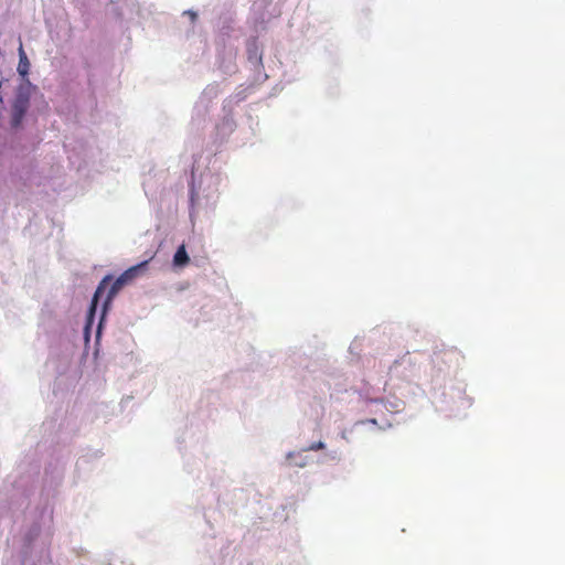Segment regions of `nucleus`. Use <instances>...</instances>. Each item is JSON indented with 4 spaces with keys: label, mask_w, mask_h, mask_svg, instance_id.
I'll return each mask as SVG.
<instances>
[{
    "label": "nucleus",
    "mask_w": 565,
    "mask_h": 565,
    "mask_svg": "<svg viewBox=\"0 0 565 565\" xmlns=\"http://www.w3.org/2000/svg\"><path fill=\"white\" fill-rule=\"evenodd\" d=\"M35 89L36 86L29 79L23 81V83L18 86L10 113V125L12 128H19L21 126L29 109L31 96Z\"/></svg>",
    "instance_id": "1"
},
{
    "label": "nucleus",
    "mask_w": 565,
    "mask_h": 565,
    "mask_svg": "<svg viewBox=\"0 0 565 565\" xmlns=\"http://www.w3.org/2000/svg\"><path fill=\"white\" fill-rule=\"evenodd\" d=\"M148 265V260L141 262L140 264L132 266L125 270L113 284L108 291L107 298L104 302V310L107 309L113 298L117 295V292L129 281H131L135 277H137L141 271L146 270Z\"/></svg>",
    "instance_id": "2"
},
{
    "label": "nucleus",
    "mask_w": 565,
    "mask_h": 565,
    "mask_svg": "<svg viewBox=\"0 0 565 565\" xmlns=\"http://www.w3.org/2000/svg\"><path fill=\"white\" fill-rule=\"evenodd\" d=\"M110 281V277L109 276H106L98 285L95 294H94V297L92 299V303H90V307H89V311H88V319L92 320L94 318V315H95V311H96V307H97V302H98V299L103 296L105 289H106V286L108 285V282Z\"/></svg>",
    "instance_id": "3"
},
{
    "label": "nucleus",
    "mask_w": 565,
    "mask_h": 565,
    "mask_svg": "<svg viewBox=\"0 0 565 565\" xmlns=\"http://www.w3.org/2000/svg\"><path fill=\"white\" fill-rule=\"evenodd\" d=\"M30 61L24 52L22 43L19 46V64H18V73L23 77V79H28L26 76L30 71Z\"/></svg>",
    "instance_id": "4"
},
{
    "label": "nucleus",
    "mask_w": 565,
    "mask_h": 565,
    "mask_svg": "<svg viewBox=\"0 0 565 565\" xmlns=\"http://www.w3.org/2000/svg\"><path fill=\"white\" fill-rule=\"evenodd\" d=\"M190 258L188 256V253L185 250V247L184 245H181L175 254H174V257H173V264L175 266H185L188 263H189Z\"/></svg>",
    "instance_id": "5"
},
{
    "label": "nucleus",
    "mask_w": 565,
    "mask_h": 565,
    "mask_svg": "<svg viewBox=\"0 0 565 565\" xmlns=\"http://www.w3.org/2000/svg\"><path fill=\"white\" fill-rule=\"evenodd\" d=\"M326 445L322 441L312 443L310 446H308L305 450L306 451H316L324 449Z\"/></svg>",
    "instance_id": "6"
},
{
    "label": "nucleus",
    "mask_w": 565,
    "mask_h": 565,
    "mask_svg": "<svg viewBox=\"0 0 565 565\" xmlns=\"http://www.w3.org/2000/svg\"><path fill=\"white\" fill-rule=\"evenodd\" d=\"M189 14H190V18H192V20H194L196 18V13H194V12L189 11Z\"/></svg>",
    "instance_id": "7"
}]
</instances>
